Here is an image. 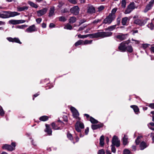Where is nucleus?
<instances>
[{
    "instance_id": "39448f33",
    "label": "nucleus",
    "mask_w": 154,
    "mask_h": 154,
    "mask_svg": "<svg viewBox=\"0 0 154 154\" xmlns=\"http://www.w3.org/2000/svg\"><path fill=\"white\" fill-rule=\"evenodd\" d=\"M128 44V43L125 42H122L119 46L118 48L119 50L123 52L125 51Z\"/></svg>"
},
{
    "instance_id": "5701e85b",
    "label": "nucleus",
    "mask_w": 154,
    "mask_h": 154,
    "mask_svg": "<svg viewBox=\"0 0 154 154\" xmlns=\"http://www.w3.org/2000/svg\"><path fill=\"white\" fill-rule=\"evenodd\" d=\"M55 8L54 7H51L49 10V16L51 17L54 14Z\"/></svg>"
},
{
    "instance_id": "ea45409f",
    "label": "nucleus",
    "mask_w": 154,
    "mask_h": 154,
    "mask_svg": "<svg viewBox=\"0 0 154 154\" xmlns=\"http://www.w3.org/2000/svg\"><path fill=\"white\" fill-rule=\"evenodd\" d=\"M148 27L151 30H152L154 28V25L152 23H149L147 25Z\"/></svg>"
},
{
    "instance_id": "4468645a",
    "label": "nucleus",
    "mask_w": 154,
    "mask_h": 154,
    "mask_svg": "<svg viewBox=\"0 0 154 154\" xmlns=\"http://www.w3.org/2000/svg\"><path fill=\"white\" fill-rule=\"evenodd\" d=\"M100 37L103 38L106 37H107L111 36L112 33L111 32H99Z\"/></svg>"
},
{
    "instance_id": "c85d7f7f",
    "label": "nucleus",
    "mask_w": 154,
    "mask_h": 154,
    "mask_svg": "<svg viewBox=\"0 0 154 154\" xmlns=\"http://www.w3.org/2000/svg\"><path fill=\"white\" fill-rule=\"evenodd\" d=\"M49 119L47 116H41L39 118V120L42 121H45Z\"/></svg>"
},
{
    "instance_id": "7c9ffc66",
    "label": "nucleus",
    "mask_w": 154,
    "mask_h": 154,
    "mask_svg": "<svg viewBox=\"0 0 154 154\" xmlns=\"http://www.w3.org/2000/svg\"><path fill=\"white\" fill-rule=\"evenodd\" d=\"M0 17L3 18H7V15L6 11H3V13H0Z\"/></svg>"
},
{
    "instance_id": "79ce46f5",
    "label": "nucleus",
    "mask_w": 154,
    "mask_h": 154,
    "mask_svg": "<svg viewBox=\"0 0 154 154\" xmlns=\"http://www.w3.org/2000/svg\"><path fill=\"white\" fill-rule=\"evenodd\" d=\"M150 45L149 44H143L142 45V47L144 49L146 48L147 47H149L150 48Z\"/></svg>"
},
{
    "instance_id": "09e8293b",
    "label": "nucleus",
    "mask_w": 154,
    "mask_h": 154,
    "mask_svg": "<svg viewBox=\"0 0 154 154\" xmlns=\"http://www.w3.org/2000/svg\"><path fill=\"white\" fill-rule=\"evenodd\" d=\"M111 146L112 152L113 153H115L116 152V149L115 147V146L112 145Z\"/></svg>"
},
{
    "instance_id": "ddd939ff",
    "label": "nucleus",
    "mask_w": 154,
    "mask_h": 154,
    "mask_svg": "<svg viewBox=\"0 0 154 154\" xmlns=\"http://www.w3.org/2000/svg\"><path fill=\"white\" fill-rule=\"evenodd\" d=\"M154 4V0H151L150 2L146 5L145 8L144 12H147L148 11L151 9Z\"/></svg>"
},
{
    "instance_id": "2f4dec72",
    "label": "nucleus",
    "mask_w": 154,
    "mask_h": 154,
    "mask_svg": "<svg viewBox=\"0 0 154 154\" xmlns=\"http://www.w3.org/2000/svg\"><path fill=\"white\" fill-rule=\"evenodd\" d=\"M116 26L117 25L110 26L108 27L106 29L110 31H112L116 28Z\"/></svg>"
},
{
    "instance_id": "b1692460",
    "label": "nucleus",
    "mask_w": 154,
    "mask_h": 154,
    "mask_svg": "<svg viewBox=\"0 0 154 154\" xmlns=\"http://www.w3.org/2000/svg\"><path fill=\"white\" fill-rule=\"evenodd\" d=\"M28 7L26 6L23 7L18 6L17 7V10L19 11H21L26 10L28 9Z\"/></svg>"
},
{
    "instance_id": "7ed1b4c3",
    "label": "nucleus",
    "mask_w": 154,
    "mask_h": 154,
    "mask_svg": "<svg viewBox=\"0 0 154 154\" xmlns=\"http://www.w3.org/2000/svg\"><path fill=\"white\" fill-rule=\"evenodd\" d=\"M84 128V126L83 123L80 121L77 122L75 125L76 130L79 132L81 131V129Z\"/></svg>"
},
{
    "instance_id": "9d476101",
    "label": "nucleus",
    "mask_w": 154,
    "mask_h": 154,
    "mask_svg": "<svg viewBox=\"0 0 154 154\" xmlns=\"http://www.w3.org/2000/svg\"><path fill=\"white\" fill-rule=\"evenodd\" d=\"M26 20H11L9 21V23L10 24H12L14 25L22 23H25Z\"/></svg>"
},
{
    "instance_id": "e433bc0d",
    "label": "nucleus",
    "mask_w": 154,
    "mask_h": 154,
    "mask_svg": "<svg viewBox=\"0 0 154 154\" xmlns=\"http://www.w3.org/2000/svg\"><path fill=\"white\" fill-rule=\"evenodd\" d=\"M80 45H83V40H79L75 44V46H77Z\"/></svg>"
},
{
    "instance_id": "72a5a7b5",
    "label": "nucleus",
    "mask_w": 154,
    "mask_h": 154,
    "mask_svg": "<svg viewBox=\"0 0 154 154\" xmlns=\"http://www.w3.org/2000/svg\"><path fill=\"white\" fill-rule=\"evenodd\" d=\"M28 4H29L31 6L35 8H37L38 7L37 5L36 4L33 3V2L31 1H29L28 2Z\"/></svg>"
},
{
    "instance_id": "338daca9",
    "label": "nucleus",
    "mask_w": 154,
    "mask_h": 154,
    "mask_svg": "<svg viewBox=\"0 0 154 154\" xmlns=\"http://www.w3.org/2000/svg\"><path fill=\"white\" fill-rule=\"evenodd\" d=\"M132 41L134 42H133V43H134L136 44H139V41L135 40L133 39H132Z\"/></svg>"
},
{
    "instance_id": "6e6d98bb",
    "label": "nucleus",
    "mask_w": 154,
    "mask_h": 154,
    "mask_svg": "<svg viewBox=\"0 0 154 154\" xmlns=\"http://www.w3.org/2000/svg\"><path fill=\"white\" fill-rule=\"evenodd\" d=\"M63 4H64L63 2H59V5L57 6V7H58L59 8H60V7H61L63 5Z\"/></svg>"
},
{
    "instance_id": "f704fd0d",
    "label": "nucleus",
    "mask_w": 154,
    "mask_h": 154,
    "mask_svg": "<svg viewBox=\"0 0 154 154\" xmlns=\"http://www.w3.org/2000/svg\"><path fill=\"white\" fill-rule=\"evenodd\" d=\"M92 40H85V41L83 40V45L90 44L92 43Z\"/></svg>"
},
{
    "instance_id": "a211bd4d",
    "label": "nucleus",
    "mask_w": 154,
    "mask_h": 154,
    "mask_svg": "<svg viewBox=\"0 0 154 154\" xmlns=\"http://www.w3.org/2000/svg\"><path fill=\"white\" fill-rule=\"evenodd\" d=\"M88 37L89 36L91 38H97L100 37L99 32H98L94 33L88 34Z\"/></svg>"
},
{
    "instance_id": "20e7f679",
    "label": "nucleus",
    "mask_w": 154,
    "mask_h": 154,
    "mask_svg": "<svg viewBox=\"0 0 154 154\" xmlns=\"http://www.w3.org/2000/svg\"><path fill=\"white\" fill-rule=\"evenodd\" d=\"M11 145L12 146L5 144L2 146V148L3 149L12 151L14 149L15 145V143H12Z\"/></svg>"
},
{
    "instance_id": "aec40b11",
    "label": "nucleus",
    "mask_w": 154,
    "mask_h": 154,
    "mask_svg": "<svg viewBox=\"0 0 154 154\" xmlns=\"http://www.w3.org/2000/svg\"><path fill=\"white\" fill-rule=\"evenodd\" d=\"M86 117L87 119L88 120H89L92 123L96 124L98 122L97 120L91 117H90V116H86Z\"/></svg>"
},
{
    "instance_id": "f3484780",
    "label": "nucleus",
    "mask_w": 154,
    "mask_h": 154,
    "mask_svg": "<svg viewBox=\"0 0 154 154\" xmlns=\"http://www.w3.org/2000/svg\"><path fill=\"white\" fill-rule=\"evenodd\" d=\"M46 128L45 130V131L48 133V134L49 135H51L52 134V130L50 127L49 125L47 124H45Z\"/></svg>"
},
{
    "instance_id": "a19ab883",
    "label": "nucleus",
    "mask_w": 154,
    "mask_h": 154,
    "mask_svg": "<svg viewBox=\"0 0 154 154\" xmlns=\"http://www.w3.org/2000/svg\"><path fill=\"white\" fill-rule=\"evenodd\" d=\"M13 42H15L18 43L20 44H21L22 43L20 41L19 39L18 38H13Z\"/></svg>"
},
{
    "instance_id": "e2e57ef3",
    "label": "nucleus",
    "mask_w": 154,
    "mask_h": 154,
    "mask_svg": "<svg viewBox=\"0 0 154 154\" xmlns=\"http://www.w3.org/2000/svg\"><path fill=\"white\" fill-rule=\"evenodd\" d=\"M86 27V26H83L79 27V29L78 30V31H80L82 30H83L85 27Z\"/></svg>"
},
{
    "instance_id": "6e6552de",
    "label": "nucleus",
    "mask_w": 154,
    "mask_h": 154,
    "mask_svg": "<svg viewBox=\"0 0 154 154\" xmlns=\"http://www.w3.org/2000/svg\"><path fill=\"white\" fill-rule=\"evenodd\" d=\"M87 12L88 14H92L95 13L96 10L95 8L92 5H88L87 8Z\"/></svg>"
},
{
    "instance_id": "052dcab7",
    "label": "nucleus",
    "mask_w": 154,
    "mask_h": 154,
    "mask_svg": "<svg viewBox=\"0 0 154 154\" xmlns=\"http://www.w3.org/2000/svg\"><path fill=\"white\" fill-rule=\"evenodd\" d=\"M7 39L10 42H13V38L11 37H8L7 38Z\"/></svg>"
},
{
    "instance_id": "4be33fe9",
    "label": "nucleus",
    "mask_w": 154,
    "mask_h": 154,
    "mask_svg": "<svg viewBox=\"0 0 154 154\" xmlns=\"http://www.w3.org/2000/svg\"><path fill=\"white\" fill-rule=\"evenodd\" d=\"M130 20L129 18L127 17H125L122 18V23L123 25H127V23L128 21H129Z\"/></svg>"
},
{
    "instance_id": "9b49d317",
    "label": "nucleus",
    "mask_w": 154,
    "mask_h": 154,
    "mask_svg": "<svg viewBox=\"0 0 154 154\" xmlns=\"http://www.w3.org/2000/svg\"><path fill=\"white\" fill-rule=\"evenodd\" d=\"M37 30L35 25L30 26L28 28L25 30V32L28 33H32L37 31Z\"/></svg>"
},
{
    "instance_id": "4c0bfd02",
    "label": "nucleus",
    "mask_w": 154,
    "mask_h": 154,
    "mask_svg": "<svg viewBox=\"0 0 154 154\" xmlns=\"http://www.w3.org/2000/svg\"><path fill=\"white\" fill-rule=\"evenodd\" d=\"M51 126L52 128L54 130H58L60 129V127H58L56 126L54 122H53L51 124Z\"/></svg>"
},
{
    "instance_id": "c9c22d12",
    "label": "nucleus",
    "mask_w": 154,
    "mask_h": 154,
    "mask_svg": "<svg viewBox=\"0 0 154 154\" xmlns=\"http://www.w3.org/2000/svg\"><path fill=\"white\" fill-rule=\"evenodd\" d=\"M126 50H127L128 52L131 53L133 51V49L131 45H128L127 46Z\"/></svg>"
},
{
    "instance_id": "864d4df0",
    "label": "nucleus",
    "mask_w": 154,
    "mask_h": 154,
    "mask_svg": "<svg viewBox=\"0 0 154 154\" xmlns=\"http://www.w3.org/2000/svg\"><path fill=\"white\" fill-rule=\"evenodd\" d=\"M151 53H154V45H150V48Z\"/></svg>"
},
{
    "instance_id": "680f3d73",
    "label": "nucleus",
    "mask_w": 154,
    "mask_h": 154,
    "mask_svg": "<svg viewBox=\"0 0 154 154\" xmlns=\"http://www.w3.org/2000/svg\"><path fill=\"white\" fill-rule=\"evenodd\" d=\"M117 11L116 8H114L112 11V13H110V14H115L116 12Z\"/></svg>"
},
{
    "instance_id": "5fc2aeb1",
    "label": "nucleus",
    "mask_w": 154,
    "mask_h": 154,
    "mask_svg": "<svg viewBox=\"0 0 154 154\" xmlns=\"http://www.w3.org/2000/svg\"><path fill=\"white\" fill-rule=\"evenodd\" d=\"M98 154H105L104 150L103 149H101L99 150Z\"/></svg>"
},
{
    "instance_id": "cd10ccee",
    "label": "nucleus",
    "mask_w": 154,
    "mask_h": 154,
    "mask_svg": "<svg viewBox=\"0 0 154 154\" xmlns=\"http://www.w3.org/2000/svg\"><path fill=\"white\" fill-rule=\"evenodd\" d=\"M76 20V18L75 17H70L69 20V23H73L75 22Z\"/></svg>"
},
{
    "instance_id": "774afa93",
    "label": "nucleus",
    "mask_w": 154,
    "mask_h": 154,
    "mask_svg": "<svg viewBox=\"0 0 154 154\" xmlns=\"http://www.w3.org/2000/svg\"><path fill=\"white\" fill-rule=\"evenodd\" d=\"M49 26L50 28H52L55 27V25L53 23H51L49 25Z\"/></svg>"
},
{
    "instance_id": "49530a36",
    "label": "nucleus",
    "mask_w": 154,
    "mask_h": 154,
    "mask_svg": "<svg viewBox=\"0 0 154 154\" xmlns=\"http://www.w3.org/2000/svg\"><path fill=\"white\" fill-rule=\"evenodd\" d=\"M78 36L79 38H83L88 37V35H81V34H79L78 35Z\"/></svg>"
},
{
    "instance_id": "37998d69",
    "label": "nucleus",
    "mask_w": 154,
    "mask_h": 154,
    "mask_svg": "<svg viewBox=\"0 0 154 154\" xmlns=\"http://www.w3.org/2000/svg\"><path fill=\"white\" fill-rule=\"evenodd\" d=\"M59 20L60 21L64 22L66 20V19L64 17L61 16L59 17Z\"/></svg>"
},
{
    "instance_id": "4d7b16f0",
    "label": "nucleus",
    "mask_w": 154,
    "mask_h": 154,
    "mask_svg": "<svg viewBox=\"0 0 154 154\" xmlns=\"http://www.w3.org/2000/svg\"><path fill=\"white\" fill-rule=\"evenodd\" d=\"M42 20V18H39L36 19V22L38 24L40 23L41 22Z\"/></svg>"
},
{
    "instance_id": "13d9d810",
    "label": "nucleus",
    "mask_w": 154,
    "mask_h": 154,
    "mask_svg": "<svg viewBox=\"0 0 154 154\" xmlns=\"http://www.w3.org/2000/svg\"><path fill=\"white\" fill-rule=\"evenodd\" d=\"M68 1L73 4H75L77 3V2L75 0H68Z\"/></svg>"
},
{
    "instance_id": "6ab92c4d",
    "label": "nucleus",
    "mask_w": 154,
    "mask_h": 154,
    "mask_svg": "<svg viewBox=\"0 0 154 154\" xmlns=\"http://www.w3.org/2000/svg\"><path fill=\"white\" fill-rule=\"evenodd\" d=\"M103 123H100L97 125H92L91 127L92 129L96 130L103 127Z\"/></svg>"
},
{
    "instance_id": "8fccbe9b",
    "label": "nucleus",
    "mask_w": 154,
    "mask_h": 154,
    "mask_svg": "<svg viewBox=\"0 0 154 154\" xmlns=\"http://www.w3.org/2000/svg\"><path fill=\"white\" fill-rule=\"evenodd\" d=\"M130 153V151L127 149H125L123 151L124 154H129Z\"/></svg>"
},
{
    "instance_id": "0e129e2a",
    "label": "nucleus",
    "mask_w": 154,
    "mask_h": 154,
    "mask_svg": "<svg viewBox=\"0 0 154 154\" xmlns=\"http://www.w3.org/2000/svg\"><path fill=\"white\" fill-rule=\"evenodd\" d=\"M149 106L152 109H154V103L149 104Z\"/></svg>"
},
{
    "instance_id": "dca6fc26",
    "label": "nucleus",
    "mask_w": 154,
    "mask_h": 154,
    "mask_svg": "<svg viewBox=\"0 0 154 154\" xmlns=\"http://www.w3.org/2000/svg\"><path fill=\"white\" fill-rule=\"evenodd\" d=\"M70 110L73 116H79V113L78 110L74 107L71 106L70 108Z\"/></svg>"
},
{
    "instance_id": "f257e3e1",
    "label": "nucleus",
    "mask_w": 154,
    "mask_h": 154,
    "mask_svg": "<svg viewBox=\"0 0 154 154\" xmlns=\"http://www.w3.org/2000/svg\"><path fill=\"white\" fill-rule=\"evenodd\" d=\"M116 18V15L113 14H109L108 16L106 17L103 21V23L110 24Z\"/></svg>"
},
{
    "instance_id": "412c9836",
    "label": "nucleus",
    "mask_w": 154,
    "mask_h": 154,
    "mask_svg": "<svg viewBox=\"0 0 154 154\" xmlns=\"http://www.w3.org/2000/svg\"><path fill=\"white\" fill-rule=\"evenodd\" d=\"M126 35H124L121 34L116 36L117 38L121 40H123L125 39L126 38Z\"/></svg>"
},
{
    "instance_id": "c03bdc74",
    "label": "nucleus",
    "mask_w": 154,
    "mask_h": 154,
    "mask_svg": "<svg viewBox=\"0 0 154 154\" xmlns=\"http://www.w3.org/2000/svg\"><path fill=\"white\" fill-rule=\"evenodd\" d=\"M142 137V136H139L138 137L137 139H136V140H135V143L137 145H138L139 144V143L140 142V140H139V139L141 138Z\"/></svg>"
},
{
    "instance_id": "a18cd8bd",
    "label": "nucleus",
    "mask_w": 154,
    "mask_h": 154,
    "mask_svg": "<svg viewBox=\"0 0 154 154\" xmlns=\"http://www.w3.org/2000/svg\"><path fill=\"white\" fill-rule=\"evenodd\" d=\"M27 26H28L27 25H23L21 26H18L17 27V28L18 29H23L25 28V27H27Z\"/></svg>"
},
{
    "instance_id": "423d86ee",
    "label": "nucleus",
    "mask_w": 154,
    "mask_h": 154,
    "mask_svg": "<svg viewBox=\"0 0 154 154\" xmlns=\"http://www.w3.org/2000/svg\"><path fill=\"white\" fill-rule=\"evenodd\" d=\"M135 8L134 3H131L128 6L127 9L125 11V14H128L130 13Z\"/></svg>"
},
{
    "instance_id": "bf43d9fd",
    "label": "nucleus",
    "mask_w": 154,
    "mask_h": 154,
    "mask_svg": "<svg viewBox=\"0 0 154 154\" xmlns=\"http://www.w3.org/2000/svg\"><path fill=\"white\" fill-rule=\"evenodd\" d=\"M121 20V18L120 17H118L117 19V25H119L120 23V21Z\"/></svg>"
},
{
    "instance_id": "69168bd1",
    "label": "nucleus",
    "mask_w": 154,
    "mask_h": 154,
    "mask_svg": "<svg viewBox=\"0 0 154 154\" xmlns=\"http://www.w3.org/2000/svg\"><path fill=\"white\" fill-rule=\"evenodd\" d=\"M100 20H99V19H96L93 22V23H94V24H96V23H98L99 22H100Z\"/></svg>"
},
{
    "instance_id": "2eb2a0df",
    "label": "nucleus",
    "mask_w": 154,
    "mask_h": 154,
    "mask_svg": "<svg viewBox=\"0 0 154 154\" xmlns=\"http://www.w3.org/2000/svg\"><path fill=\"white\" fill-rule=\"evenodd\" d=\"M7 18L19 15L20 14L16 12L6 11Z\"/></svg>"
},
{
    "instance_id": "c756f323",
    "label": "nucleus",
    "mask_w": 154,
    "mask_h": 154,
    "mask_svg": "<svg viewBox=\"0 0 154 154\" xmlns=\"http://www.w3.org/2000/svg\"><path fill=\"white\" fill-rule=\"evenodd\" d=\"M64 28L65 29L71 30L72 29V27L69 23H68L65 26Z\"/></svg>"
},
{
    "instance_id": "1a4fd4ad",
    "label": "nucleus",
    "mask_w": 154,
    "mask_h": 154,
    "mask_svg": "<svg viewBox=\"0 0 154 154\" xmlns=\"http://www.w3.org/2000/svg\"><path fill=\"white\" fill-rule=\"evenodd\" d=\"M79 8L78 6H75L70 9V12L75 15H77L79 13Z\"/></svg>"
},
{
    "instance_id": "393cba45",
    "label": "nucleus",
    "mask_w": 154,
    "mask_h": 154,
    "mask_svg": "<svg viewBox=\"0 0 154 154\" xmlns=\"http://www.w3.org/2000/svg\"><path fill=\"white\" fill-rule=\"evenodd\" d=\"M130 107L133 109L134 111L136 114H138L139 112V109L137 106L136 105H131L130 106Z\"/></svg>"
},
{
    "instance_id": "bb28decb",
    "label": "nucleus",
    "mask_w": 154,
    "mask_h": 154,
    "mask_svg": "<svg viewBox=\"0 0 154 154\" xmlns=\"http://www.w3.org/2000/svg\"><path fill=\"white\" fill-rule=\"evenodd\" d=\"M123 144L124 145H127L128 143V137L127 136L125 135L123 139Z\"/></svg>"
},
{
    "instance_id": "0eeeda50",
    "label": "nucleus",
    "mask_w": 154,
    "mask_h": 154,
    "mask_svg": "<svg viewBox=\"0 0 154 154\" xmlns=\"http://www.w3.org/2000/svg\"><path fill=\"white\" fill-rule=\"evenodd\" d=\"M116 146L117 147H119L120 145V141L119 140L118 137L116 136H114L112 140V144Z\"/></svg>"
},
{
    "instance_id": "f8f14e48",
    "label": "nucleus",
    "mask_w": 154,
    "mask_h": 154,
    "mask_svg": "<svg viewBox=\"0 0 154 154\" xmlns=\"http://www.w3.org/2000/svg\"><path fill=\"white\" fill-rule=\"evenodd\" d=\"M48 11V8H45L37 11V15L38 17H41L45 14Z\"/></svg>"
},
{
    "instance_id": "3c124183",
    "label": "nucleus",
    "mask_w": 154,
    "mask_h": 154,
    "mask_svg": "<svg viewBox=\"0 0 154 154\" xmlns=\"http://www.w3.org/2000/svg\"><path fill=\"white\" fill-rule=\"evenodd\" d=\"M67 137L70 140H72L73 139V137L71 134L68 133H67Z\"/></svg>"
},
{
    "instance_id": "a878e982",
    "label": "nucleus",
    "mask_w": 154,
    "mask_h": 154,
    "mask_svg": "<svg viewBox=\"0 0 154 154\" xmlns=\"http://www.w3.org/2000/svg\"><path fill=\"white\" fill-rule=\"evenodd\" d=\"M148 145H147L145 142L143 141L140 144V147L141 150H143Z\"/></svg>"
},
{
    "instance_id": "473e14b6",
    "label": "nucleus",
    "mask_w": 154,
    "mask_h": 154,
    "mask_svg": "<svg viewBox=\"0 0 154 154\" xmlns=\"http://www.w3.org/2000/svg\"><path fill=\"white\" fill-rule=\"evenodd\" d=\"M104 138L103 136H101L100 139V144L101 146H103L104 144Z\"/></svg>"
},
{
    "instance_id": "de8ad7c7",
    "label": "nucleus",
    "mask_w": 154,
    "mask_h": 154,
    "mask_svg": "<svg viewBox=\"0 0 154 154\" xmlns=\"http://www.w3.org/2000/svg\"><path fill=\"white\" fill-rule=\"evenodd\" d=\"M5 114L4 111L2 107L0 105V115H3Z\"/></svg>"
},
{
    "instance_id": "f03ea898",
    "label": "nucleus",
    "mask_w": 154,
    "mask_h": 154,
    "mask_svg": "<svg viewBox=\"0 0 154 154\" xmlns=\"http://www.w3.org/2000/svg\"><path fill=\"white\" fill-rule=\"evenodd\" d=\"M148 20V19H146L145 20L136 19L134 20V23L136 24L142 26L144 25L146 23Z\"/></svg>"
},
{
    "instance_id": "58836bf2",
    "label": "nucleus",
    "mask_w": 154,
    "mask_h": 154,
    "mask_svg": "<svg viewBox=\"0 0 154 154\" xmlns=\"http://www.w3.org/2000/svg\"><path fill=\"white\" fill-rule=\"evenodd\" d=\"M126 0H122L121 2V6L122 8H125L126 7Z\"/></svg>"
},
{
    "instance_id": "603ef678",
    "label": "nucleus",
    "mask_w": 154,
    "mask_h": 154,
    "mask_svg": "<svg viewBox=\"0 0 154 154\" xmlns=\"http://www.w3.org/2000/svg\"><path fill=\"white\" fill-rule=\"evenodd\" d=\"M104 9V7L103 5H101L98 8V11L100 12L103 10Z\"/></svg>"
}]
</instances>
